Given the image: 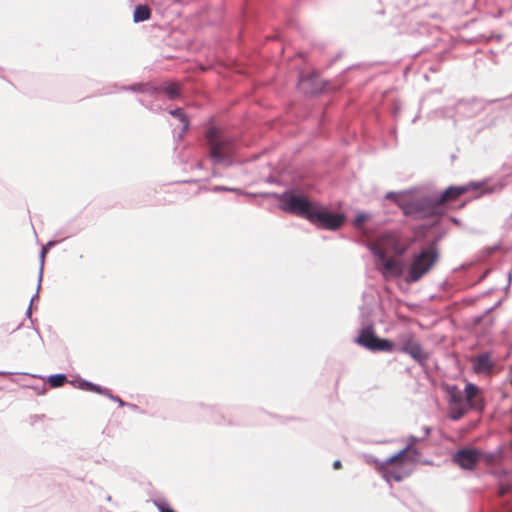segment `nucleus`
Segmentation results:
<instances>
[{
	"mask_svg": "<svg viewBox=\"0 0 512 512\" xmlns=\"http://www.w3.org/2000/svg\"><path fill=\"white\" fill-rule=\"evenodd\" d=\"M345 217L339 213H331L318 205L315 206L309 221L321 228L336 230L342 226Z\"/></svg>",
	"mask_w": 512,
	"mask_h": 512,
	"instance_id": "9",
	"label": "nucleus"
},
{
	"mask_svg": "<svg viewBox=\"0 0 512 512\" xmlns=\"http://www.w3.org/2000/svg\"><path fill=\"white\" fill-rule=\"evenodd\" d=\"M418 451L409 444L396 455L377 465V469L387 480L402 481L412 473L413 465L418 459Z\"/></svg>",
	"mask_w": 512,
	"mask_h": 512,
	"instance_id": "2",
	"label": "nucleus"
},
{
	"mask_svg": "<svg viewBox=\"0 0 512 512\" xmlns=\"http://www.w3.org/2000/svg\"><path fill=\"white\" fill-rule=\"evenodd\" d=\"M163 91L170 99H174L179 95L180 85L177 82H169L163 87Z\"/></svg>",
	"mask_w": 512,
	"mask_h": 512,
	"instance_id": "16",
	"label": "nucleus"
},
{
	"mask_svg": "<svg viewBox=\"0 0 512 512\" xmlns=\"http://www.w3.org/2000/svg\"><path fill=\"white\" fill-rule=\"evenodd\" d=\"M333 468H334V469H336V470L341 469V468H342V463H341V461H340V460H336V461H334V463H333Z\"/></svg>",
	"mask_w": 512,
	"mask_h": 512,
	"instance_id": "24",
	"label": "nucleus"
},
{
	"mask_svg": "<svg viewBox=\"0 0 512 512\" xmlns=\"http://www.w3.org/2000/svg\"><path fill=\"white\" fill-rule=\"evenodd\" d=\"M479 186L475 183H469L463 186H450L439 197L431 199L432 206L435 207L436 216L443 215L446 211L445 206L457 200L460 196L471 190H477Z\"/></svg>",
	"mask_w": 512,
	"mask_h": 512,
	"instance_id": "7",
	"label": "nucleus"
},
{
	"mask_svg": "<svg viewBox=\"0 0 512 512\" xmlns=\"http://www.w3.org/2000/svg\"><path fill=\"white\" fill-rule=\"evenodd\" d=\"M206 139L209 146V155L216 162L226 159L233 153V139L223 130L216 127L209 128Z\"/></svg>",
	"mask_w": 512,
	"mask_h": 512,
	"instance_id": "3",
	"label": "nucleus"
},
{
	"mask_svg": "<svg viewBox=\"0 0 512 512\" xmlns=\"http://www.w3.org/2000/svg\"><path fill=\"white\" fill-rule=\"evenodd\" d=\"M356 343L371 351L391 352L394 350V343L388 339H381L374 333L372 327L368 326L361 330Z\"/></svg>",
	"mask_w": 512,
	"mask_h": 512,
	"instance_id": "8",
	"label": "nucleus"
},
{
	"mask_svg": "<svg viewBox=\"0 0 512 512\" xmlns=\"http://www.w3.org/2000/svg\"><path fill=\"white\" fill-rule=\"evenodd\" d=\"M368 219V216L365 214H360L355 219V225L357 227H361V225Z\"/></svg>",
	"mask_w": 512,
	"mask_h": 512,
	"instance_id": "21",
	"label": "nucleus"
},
{
	"mask_svg": "<svg viewBox=\"0 0 512 512\" xmlns=\"http://www.w3.org/2000/svg\"><path fill=\"white\" fill-rule=\"evenodd\" d=\"M111 397L112 400L116 401L120 406H129L133 409H136L137 406L133 405V404H128V403H125L120 397L118 396H113V395H109Z\"/></svg>",
	"mask_w": 512,
	"mask_h": 512,
	"instance_id": "20",
	"label": "nucleus"
},
{
	"mask_svg": "<svg viewBox=\"0 0 512 512\" xmlns=\"http://www.w3.org/2000/svg\"><path fill=\"white\" fill-rule=\"evenodd\" d=\"M474 370L477 373L489 371L492 368L490 358L486 354L477 356L474 360Z\"/></svg>",
	"mask_w": 512,
	"mask_h": 512,
	"instance_id": "14",
	"label": "nucleus"
},
{
	"mask_svg": "<svg viewBox=\"0 0 512 512\" xmlns=\"http://www.w3.org/2000/svg\"><path fill=\"white\" fill-rule=\"evenodd\" d=\"M444 389L448 399L449 417L452 420H459L470 409L482 408L480 390L475 384H466L464 391L465 396H463L462 391L455 385H446Z\"/></svg>",
	"mask_w": 512,
	"mask_h": 512,
	"instance_id": "1",
	"label": "nucleus"
},
{
	"mask_svg": "<svg viewBox=\"0 0 512 512\" xmlns=\"http://www.w3.org/2000/svg\"><path fill=\"white\" fill-rule=\"evenodd\" d=\"M79 387L81 389H84V390H87L90 392H95V393L103 394V395H109L108 390L102 389L101 387H99L95 384L89 383V382H82V383H80Z\"/></svg>",
	"mask_w": 512,
	"mask_h": 512,
	"instance_id": "17",
	"label": "nucleus"
},
{
	"mask_svg": "<svg viewBox=\"0 0 512 512\" xmlns=\"http://www.w3.org/2000/svg\"><path fill=\"white\" fill-rule=\"evenodd\" d=\"M376 268L386 280L400 277L403 273V264L401 261L388 257L387 255H375Z\"/></svg>",
	"mask_w": 512,
	"mask_h": 512,
	"instance_id": "12",
	"label": "nucleus"
},
{
	"mask_svg": "<svg viewBox=\"0 0 512 512\" xmlns=\"http://www.w3.org/2000/svg\"><path fill=\"white\" fill-rule=\"evenodd\" d=\"M481 457L477 449L467 448L459 450L454 455V462L464 469H473Z\"/></svg>",
	"mask_w": 512,
	"mask_h": 512,
	"instance_id": "13",
	"label": "nucleus"
},
{
	"mask_svg": "<svg viewBox=\"0 0 512 512\" xmlns=\"http://www.w3.org/2000/svg\"><path fill=\"white\" fill-rule=\"evenodd\" d=\"M399 350L410 355L415 361L424 363L428 360V354L423 350L415 336L410 333H402L398 336Z\"/></svg>",
	"mask_w": 512,
	"mask_h": 512,
	"instance_id": "10",
	"label": "nucleus"
},
{
	"mask_svg": "<svg viewBox=\"0 0 512 512\" xmlns=\"http://www.w3.org/2000/svg\"><path fill=\"white\" fill-rule=\"evenodd\" d=\"M407 248V245L402 243L399 235L388 232L379 236L371 249L374 255L393 253L397 256H402L407 251Z\"/></svg>",
	"mask_w": 512,
	"mask_h": 512,
	"instance_id": "6",
	"label": "nucleus"
},
{
	"mask_svg": "<svg viewBox=\"0 0 512 512\" xmlns=\"http://www.w3.org/2000/svg\"><path fill=\"white\" fill-rule=\"evenodd\" d=\"M67 381V377L64 374L52 375L48 378V383L51 387H60Z\"/></svg>",
	"mask_w": 512,
	"mask_h": 512,
	"instance_id": "19",
	"label": "nucleus"
},
{
	"mask_svg": "<svg viewBox=\"0 0 512 512\" xmlns=\"http://www.w3.org/2000/svg\"><path fill=\"white\" fill-rule=\"evenodd\" d=\"M158 509L160 512H175L173 509H171L167 504L165 503H159L157 504Z\"/></svg>",
	"mask_w": 512,
	"mask_h": 512,
	"instance_id": "22",
	"label": "nucleus"
},
{
	"mask_svg": "<svg viewBox=\"0 0 512 512\" xmlns=\"http://www.w3.org/2000/svg\"><path fill=\"white\" fill-rule=\"evenodd\" d=\"M279 205L282 210L309 220L317 204L310 202L305 196L285 192L279 198Z\"/></svg>",
	"mask_w": 512,
	"mask_h": 512,
	"instance_id": "5",
	"label": "nucleus"
},
{
	"mask_svg": "<svg viewBox=\"0 0 512 512\" xmlns=\"http://www.w3.org/2000/svg\"><path fill=\"white\" fill-rule=\"evenodd\" d=\"M172 114L175 115V116H178L180 118V120L184 124H186V118H185L184 114L182 113V111L180 109L175 110Z\"/></svg>",
	"mask_w": 512,
	"mask_h": 512,
	"instance_id": "23",
	"label": "nucleus"
},
{
	"mask_svg": "<svg viewBox=\"0 0 512 512\" xmlns=\"http://www.w3.org/2000/svg\"><path fill=\"white\" fill-rule=\"evenodd\" d=\"M439 255L435 245L421 250L412 259L408 269L407 282H417L427 274L438 261Z\"/></svg>",
	"mask_w": 512,
	"mask_h": 512,
	"instance_id": "4",
	"label": "nucleus"
},
{
	"mask_svg": "<svg viewBox=\"0 0 512 512\" xmlns=\"http://www.w3.org/2000/svg\"><path fill=\"white\" fill-rule=\"evenodd\" d=\"M79 387L81 389H84V390H87L90 392H95V393L103 394V395H109L108 390L102 389L101 387H99L95 384L89 383V382H82V383H80Z\"/></svg>",
	"mask_w": 512,
	"mask_h": 512,
	"instance_id": "18",
	"label": "nucleus"
},
{
	"mask_svg": "<svg viewBox=\"0 0 512 512\" xmlns=\"http://www.w3.org/2000/svg\"><path fill=\"white\" fill-rule=\"evenodd\" d=\"M151 16V11L146 5H138L136 6L133 14V19L135 22H142L148 20Z\"/></svg>",
	"mask_w": 512,
	"mask_h": 512,
	"instance_id": "15",
	"label": "nucleus"
},
{
	"mask_svg": "<svg viewBox=\"0 0 512 512\" xmlns=\"http://www.w3.org/2000/svg\"><path fill=\"white\" fill-rule=\"evenodd\" d=\"M400 207L403 213L407 216H414L416 218H428L436 216L437 211L432 206L431 199L415 200L408 203H401Z\"/></svg>",
	"mask_w": 512,
	"mask_h": 512,
	"instance_id": "11",
	"label": "nucleus"
}]
</instances>
